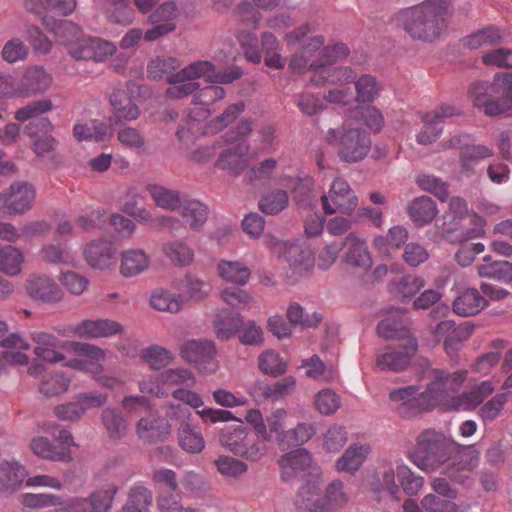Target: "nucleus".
<instances>
[{
    "label": "nucleus",
    "mask_w": 512,
    "mask_h": 512,
    "mask_svg": "<svg viewBox=\"0 0 512 512\" xmlns=\"http://www.w3.org/2000/svg\"><path fill=\"white\" fill-rule=\"evenodd\" d=\"M28 294L34 299L46 303H55L62 299L60 287L44 276H33L26 284Z\"/></svg>",
    "instance_id": "nucleus-19"
},
{
    "label": "nucleus",
    "mask_w": 512,
    "mask_h": 512,
    "mask_svg": "<svg viewBox=\"0 0 512 512\" xmlns=\"http://www.w3.org/2000/svg\"><path fill=\"white\" fill-rule=\"evenodd\" d=\"M26 470L17 462H5L0 465V493L13 492L21 486Z\"/></svg>",
    "instance_id": "nucleus-33"
},
{
    "label": "nucleus",
    "mask_w": 512,
    "mask_h": 512,
    "mask_svg": "<svg viewBox=\"0 0 512 512\" xmlns=\"http://www.w3.org/2000/svg\"><path fill=\"white\" fill-rule=\"evenodd\" d=\"M52 83V77L45 69L34 66L26 69L20 83L19 90L25 95H31L47 90Z\"/></svg>",
    "instance_id": "nucleus-27"
},
{
    "label": "nucleus",
    "mask_w": 512,
    "mask_h": 512,
    "mask_svg": "<svg viewBox=\"0 0 512 512\" xmlns=\"http://www.w3.org/2000/svg\"><path fill=\"white\" fill-rule=\"evenodd\" d=\"M0 346L7 349L0 354L1 371L7 365H27L29 363V357L25 353L13 351V349L27 350L30 348L29 343L19 334L12 333L0 340Z\"/></svg>",
    "instance_id": "nucleus-17"
},
{
    "label": "nucleus",
    "mask_w": 512,
    "mask_h": 512,
    "mask_svg": "<svg viewBox=\"0 0 512 512\" xmlns=\"http://www.w3.org/2000/svg\"><path fill=\"white\" fill-rule=\"evenodd\" d=\"M321 202L326 214H351L358 205V198L346 180L335 178L328 195L321 196Z\"/></svg>",
    "instance_id": "nucleus-9"
},
{
    "label": "nucleus",
    "mask_w": 512,
    "mask_h": 512,
    "mask_svg": "<svg viewBox=\"0 0 512 512\" xmlns=\"http://www.w3.org/2000/svg\"><path fill=\"white\" fill-rule=\"evenodd\" d=\"M170 433L171 424L164 418L149 416L141 418L137 424V434L145 442H162Z\"/></svg>",
    "instance_id": "nucleus-18"
},
{
    "label": "nucleus",
    "mask_w": 512,
    "mask_h": 512,
    "mask_svg": "<svg viewBox=\"0 0 512 512\" xmlns=\"http://www.w3.org/2000/svg\"><path fill=\"white\" fill-rule=\"evenodd\" d=\"M243 317L227 308L218 309L214 314L213 327L218 340L228 341L236 336Z\"/></svg>",
    "instance_id": "nucleus-20"
},
{
    "label": "nucleus",
    "mask_w": 512,
    "mask_h": 512,
    "mask_svg": "<svg viewBox=\"0 0 512 512\" xmlns=\"http://www.w3.org/2000/svg\"><path fill=\"white\" fill-rule=\"evenodd\" d=\"M424 286L422 278L414 275H405L398 280L390 282V292L401 298H410L414 296Z\"/></svg>",
    "instance_id": "nucleus-48"
},
{
    "label": "nucleus",
    "mask_w": 512,
    "mask_h": 512,
    "mask_svg": "<svg viewBox=\"0 0 512 512\" xmlns=\"http://www.w3.org/2000/svg\"><path fill=\"white\" fill-rule=\"evenodd\" d=\"M286 317L291 326L316 327L322 321L321 314L314 312L308 315L305 313L304 308L297 302H293L288 306Z\"/></svg>",
    "instance_id": "nucleus-51"
},
{
    "label": "nucleus",
    "mask_w": 512,
    "mask_h": 512,
    "mask_svg": "<svg viewBox=\"0 0 512 512\" xmlns=\"http://www.w3.org/2000/svg\"><path fill=\"white\" fill-rule=\"evenodd\" d=\"M356 89V101L359 103L372 102L379 94V85L376 78L364 74L354 81Z\"/></svg>",
    "instance_id": "nucleus-57"
},
{
    "label": "nucleus",
    "mask_w": 512,
    "mask_h": 512,
    "mask_svg": "<svg viewBox=\"0 0 512 512\" xmlns=\"http://www.w3.org/2000/svg\"><path fill=\"white\" fill-rule=\"evenodd\" d=\"M149 266V258L143 250L132 249L122 254L120 271L124 277H133Z\"/></svg>",
    "instance_id": "nucleus-40"
},
{
    "label": "nucleus",
    "mask_w": 512,
    "mask_h": 512,
    "mask_svg": "<svg viewBox=\"0 0 512 512\" xmlns=\"http://www.w3.org/2000/svg\"><path fill=\"white\" fill-rule=\"evenodd\" d=\"M215 65L206 60H198L190 63L182 70L175 73L176 81L183 79H191L192 81L205 77V80L212 83V75H214Z\"/></svg>",
    "instance_id": "nucleus-43"
},
{
    "label": "nucleus",
    "mask_w": 512,
    "mask_h": 512,
    "mask_svg": "<svg viewBox=\"0 0 512 512\" xmlns=\"http://www.w3.org/2000/svg\"><path fill=\"white\" fill-rule=\"evenodd\" d=\"M467 371L459 370L447 373L444 370L432 371V380L428 383L426 391L421 393L424 411H430L437 405H450V392L457 389L466 378Z\"/></svg>",
    "instance_id": "nucleus-5"
},
{
    "label": "nucleus",
    "mask_w": 512,
    "mask_h": 512,
    "mask_svg": "<svg viewBox=\"0 0 512 512\" xmlns=\"http://www.w3.org/2000/svg\"><path fill=\"white\" fill-rule=\"evenodd\" d=\"M315 406L323 415H332L340 407L339 396L332 389H323L315 396Z\"/></svg>",
    "instance_id": "nucleus-64"
},
{
    "label": "nucleus",
    "mask_w": 512,
    "mask_h": 512,
    "mask_svg": "<svg viewBox=\"0 0 512 512\" xmlns=\"http://www.w3.org/2000/svg\"><path fill=\"white\" fill-rule=\"evenodd\" d=\"M44 26L54 34L57 41L67 49L83 34L80 26L70 20H56L50 16L43 18Z\"/></svg>",
    "instance_id": "nucleus-21"
},
{
    "label": "nucleus",
    "mask_w": 512,
    "mask_h": 512,
    "mask_svg": "<svg viewBox=\"0 0 512 512\" xmlns=\"http://www.w3.org/2000/svg\"><path fill=\"white\" fill-rule=\"evenodd\" d=\"M386 317L378 323L377 333L385 339H412L408 329V318L401 308L387 307L382 310Z\"/></svg>",
    "instance_id": "nucleus-11"
},
{
    "label": "nucleus",
    "mask_w": 512,
    "mask_h": 512,
    "mask_svg": "<svg viewBox=\"0 0 512 512\" xmlns=\"http://www.w3.org/2000/svg\"><path fill=\"white\" fill-rule=\"evenodd\" d=\"M10 215H21L28 211L35 199L36 193L34 187L27 183H14L9 187Z\"/></svg>",
    "instance_id": "nucleus-28"
},
{
    "label": "nucleus",
    "mask_w": 512,
    "mask_h": 512,
    "mask_svg": "<svg viewBox=\"0 0 512 512\" xmlns=\"http://www.w3.org/2000/svg\"><path fill=\"white\" fill-rule=\"evenodd\" d=\"M70 378L64 373L46 376L39 384V391L47 397L58 396L68 390Z\"/></svg>",
    "instance_id": "nucleus-56"
},
{
    "label": "nucleus",
    "mask_w": 512,
    "mask_h": 512,
    "mask_svg": "<svg viewBox=\"0 0 512 512\" xmlns=\"http://www.w3.org/2000/svg\"><path fill=\"white\" fill-rule=\"evenodd\" d=\"M67 50L76 61L102 62L116 51V46L98 37H85L83 33Z\"/></svg>",
    "instance_id": "nucleus-10"
},
{
    "label": "nucleus",
    "mask_w": 512,
    "mask_h": 512,
    "mask_svg": "<svg viewBox=\"0 0 512 512\" xmlns=\"http://www.w3.org/2000/svg\"><path fill=\"white\" fill-rule=\"evenodd\" d=\"M148 191L156 205L167 210L178 209L183 199H185V197L180 196L179 192L160 185H149Z\"/></svg>",
    "instance_id": "nucleus-47"
},
{
    "label": "nucleus",
    "mask_w": 512,
    "mask_h": 512,
    "mask_svg": "<svg viewBox=\"0 0 512 512\" xmlns=\"http://www.w3.org/2000/svg\"><path fill=\"white\" fill-rule=\"evenodd\" d=\"M85 258L90 266L96 269H106L115 261V250L109 241H94L85 251Z\"/></svg>",
    "instance_id": "nucleus-25"
},
{
    "label": "nucleus",
    "mask_w": 512,
    "mask_h": 512,
    "mask_svg": "<svg viewBox=\"0 0 512 512\" xmlns=\"http://www.w3.org/2000/svg\"><path fill=\"white\" fill-rule=\"evenodd\" d=\"M509 393H498L484 403L478 410V416L484 423L493 422L507 403Z\"/></svg>",
    "instance_id": "nucleus-60"
},
{
    "label": "nucleus",
    "mask_w": 512,
    "mask_h": 512,
    "mask_svg": "<svg viewBox=\"0 0 512 512\" xmlns=\"http://www.w3.org/2000/svg\"><path fill=\"white\" fill-rule=\"evenodd\" d=\"M197 414L204 422L217 423L230 420L237 421L236 425L226 426L220 434V442L234 454L243 447L245 441L249 438L248 429L244 426L241 419L236 418L230 411L223 409L204 408L198 410Z\"/></svg>",
    "instance_id": "nucleus-6"
},
{
    "label": "nucleus",
    "mask_w": 512,
    "mask_h": 512,
    "mask_svg": "<svg viewBox=\"0 0 512 512\" xmlns=\"http://www.w3.org/2000/svg\"><path fill=\"white\" fill-rule=\"evenodd\" d=\"M180 447L188 453H200L205 447V441L200 431L192 423L181 424L177 428Z\"/></svg>",
    "instance_id": "nucleus-39"
},
{
    "label": "nucleus",
    "mask_w": 512,
    "mask_h": 512,
    "mask_svg": "<svg viewBox=\"0 0 512 512\" xmlns=\"http://www.w3.org/2000/svg\"><path fill=\"white\" fill-rule=\"evenodd\" d=\"M326 139L329 145L338 147V157L345 163L362 161L372 146L371 137L366 130L347 124L337 129H329Z\"/></svg>",
    "instance_id": "nucleus-4"
},
{
    "label": "nucleus",
    "mask_w": 512,
    "mask_h": 512,
    "mask_svg": "<svg viewBox=\"0 0 512 512\" xmlns=\"http://www.w3.org/2000/svg\"><path fill=\"white\" fill-rule=\"evenodd\" d=\"M342 245L347 248L345 263L349 267L366 271L372 266V258L368 251V246L356 233H350Z\"/></svg>",
    "instance_id": "nucleus-16"
},
{
    "label": "nucleus",
    "mask_w": 512,
    "mask_h": 512,
    "mask_svg": "<svg viewBox=\"0 0 512 512\" xmlns=\"http://www.w3.org/2000/svg\"><path fill=\"white\" fill-rule=\"evenodd\" d=\"M486 306V299L475 288L466 289L452 304L453 311L462 317L474 316Z\"/></svg>",
    "instance_id": "nucleus-24"
},
{
    "label": "nucleus",
    "mask_w": 512,
    "mask_h": 512,
    "mask_svg": "<svg viewBox=\"0 0 512 512\" xmlns=\"http://www.w3.org/2000/svg\"><path fill=\"white\" fill-rule=\"evenodd\" d=\"M485 263L476 267L477 273L481 278L495 280L502 284L512 282V263L507 260L492 261L491 256L483 258Z\"/></svg>",
    "instance_id": "nucleus-30"
},
{
    "label": "nucleus",
    "mask_w": 512,
    "mask_h": 512,
    "mask_svg": "<svg viewBox=\"0 0 512 512\" xmlns=\"http://www.w3.org/2000/svg\"><path fill=\"white\" fill-rule=\"evenodd\" d=\"M151 305L160 311L178 312L182 306V300L166 290H155L151 296Z\"/></svg>",
    "instance_id": "nucleus-61"
},
{
    "label": "nucleus",
    "mask_w": 512,
    "mask_h": 512,
    "mask_svg": "<svg viewBox=\"0 0 512 512\" xmlns=\"http://www.w3.org/2000/svg\"><path fill=\"white\" fill-rule=\"evenodd\" d=\"M454 452L452 441L433 428L421 431L410 454L412 462L421 470L432 472L440 468Z\"/></svg>",
    "instance_id": "nucleus-3"
},
{
    "label": "nucleus",
    "mask_w": 512,
    "mask_h": 512,
    "mask_svg": "<svg viewBox=\"0 0 512 512\" xmlns=\"http://www.w3.org/2000/svg\"><path fill=\"white\" fill-rule=\"evenodd\" d=\"M283 246V258L291 270V275L288 277L296 280L311 269L313 265L311 252L298 242L285 243Z\"/></svg>",
    "instance_id": "nucleus-15"
},
{
    "label": "nucleus",
    "mask_w": 512,
    "mask_h": 512,
    "mask_svg": "<svg viewBox=\"0 0 512 512\" xmlns=\"http://www.w3.org/2000/svg\"><path fill=\"white\" fill-rule=\"evenodd\" d=\"M399 486L408 496L417 495L423 487L424 478L415 474L407 465H399L396 469Z\"/></svg>",
    "instance_id": "nucleus-52"
},
{
    "label": "nucleus",
    "mask_w": 512,
    "mask_h": 512,
    "mask_svg": "<svg viewBox=\"0 0 512 512\" xmlns=\"http://www.w3.org/2000/svg\"><path fill=\"white\" fill-rule=\"evenodd\" d=\"M180 67V62L174 57H156L148 63V77L152 80L159 81L172 76L174 71Z\"/></svg>",
    "instance_id": "nucleus-46"
},
{
    "label": "nucleus",
    "mask_w": 512,
    "mask_h": 512,
    "mask_svg": "<svg viewBox=\"0 0 512 512\" xmlns=\"http://www.w3.org/2000/svg\"><path fill=\"white\" fill-rule=\"evenodd\" d=\"M236 335L244 345L260 346L264 341L263 330L255 321H248L247 323L242 321Z\"/></svg>",
    "instance_id": "nucleus-63"
},
{
    "label": "nucleus",
    "mask_w": 512,
    "mask_h": 512,
    "mask_svg": "<svg viewBox=\"0 0 512 512\" xmlns=\"http://www.w3.org/2000/svg\"><path fill=\"white\" fill-rule=\"evenodd\" d=\"M288 203V193L278 189L264 196L259 202V208L265 214L276 215L285 209Z\"/></svg>",
    "instance_id": "nucleus-58"
},
{
    "label": "nucleus",
    "mask_w": 512,
    "mask_h": 512,
    "mask_svg": "<svg viewBox=\"0 0 512 512\" xmlns=\"http://www.w3.org/2000/svg\"><path fill=\"white\" fill-rule=\"evenodd\" d=\"M493 155V151L480 144L464 145L460 148L459 162L461 171L466 175L475 174L479 163Z\"/></svg>",
    "instance_id": "nucleus-29"
},
{
    "label": "nucleus",
    "mask_w": 512,
    "mask_h": 512,
    "mask_svg": "<svg viewBox=\"0 0 512 512\" xmlns=\"http://www.w3.org/2000/svg\"><path fill=\"white\" fill-rule=\"evenodd\" d=\"M53 108V103L49 99L33 101L28 105L20 108L15 113L18 121H32L35 118H42V115Z\"/></svg>",
    "instance_id": "nucleus-62"
},
{
    "label": "nucleus",
    "mask_w": 512,
    "mask_h": 512,
    "mask_svg": "<svg viewBox=\"0 0 512 512\" xmlns=\"http://www.w3.org/2000/svg\"><path fill=\"white\" fill-rule=\"evenodd\" d=\"M321 502V480L316 475H309L296 494L295 507L299 512H325Z\"/></svg>",
    "instance_id": "nucleus-12"
},
{
    "label": "nucleus",
    "mask_w": 512,
    "mask_h": 512,
    "mask_svg": "<svg viewBox=\"0 0 512 512\" xmlns=\"http://www.w3.org/2000/svg\"><path fill=\"white\" fill-rule=\"evenodd\" d=\"M418 348L415 339H408L397 349L386 351L377 357V367L383 371L400 372L407 368Z\"/></svg>",
    "instance_id": "nucleus-13"
},
{
    "label": "nucleus",
    "mask_w": 512,
    "mask_h": 512,
    "mask_svg": "<svg viewBox=\"0 0 512 512\" xmlns=\"http://www.w3.org/2000/svg\"><path fill=\"white\" fill-rule=\"evenodd\" d=\"M180 356L193 363L202 373L212 374L218 369L216 347L212 340H187L180 347Z\"/></svg>",
    "instance_id": "nucleus-7"
},
{
    "label": "nucleus",
    "mask_w": 512,
    "mask_h": 512,
    "mask_svg": "<svg viewBox=\"0 0 512 512\" xmlns=\"http://www.w3.org/2000/svg\"><path fill=\"white\" fill-rule=\"evenodd\" d=\"M448 3L445 0H426L401 10L398 21L414 40L433 42L448 26Z\"/></svg>",
    "instance_id": "nucleus-1"
},
{
    "label": "nucleus",
    "mask_w": 512,
    "mask_h": 512,
    "mask_svg": "<svg viewBox=\"0 0 512 512\" xmlns=\"http://www.w3.org/2000/svg\"><path fill=\"white\" fill-rule=\"evenodd\" d=\"M321 497V505L326 508L325 512H334L348 502V497L343 491V483L340 480H333L329 483Z\"/></svg>",
    "instance_id": "nucleus-44"
},
{
    "label": "nucleus",
    "mask_w": 512,
    "mask_h": 512,
    "mask_svg": "<svg viewBox=\"0 0 512 512\" xmlns=\"http://www.w3.org/2000/svg\"><path fill=\"white\" fill-rule=\"evenodd\" d=\"M101 421L110 439H120L125 435L128 424L119 408H105L101 413Z\"/></svg>",
    "instance_id": "nucleus-36"
},
{
    "label": "nucleus",
    "mask_w": 512,
    "mask_h": 512,
    "mask_svg": "<svg viewBox=\"0 0 512 512\" xmlns=\"http://www.w3.org/2000/svg\"><path fill=\"white\" fill-rule=\"evenodd\" d=\"M468 94L476 107H483L487 116L495 117L512 108V73L496 74L493 82H475Z\"/></svg>",
    "instance_id": "nucleus-2"
},
{
    "label": "nucleus",
    "mask_w": 512,
    "mask_h": 512,
    "mask_svg": "<svg viewBox=\"0 0 512 512\" xmlns=\"http://www.w3.org/2000/svg\"><path fill=\"white\" fill-rule=\"evenodd\" d=\"M119 487L114 483H108L93 491L86 500L91 512H110L114 498Z\"/></svg>",
    "instance_id": "nucleus-37"
},
{
    "label": "nucleus",
    "mask_w": 512,
    "mask_h": 512,
    "mask_svg": "<svg viewBox=\"0 0 512 512\" xmlns=\"http://www.w3.org/2000/svg\"><path fill=\"white\" fill-rule=\"evenodd\" d=\"M164 254L175 266H186L193 260V251L181 242H171L163 246Z\"/></svg>",
    "instance_id": "nucleus-59"
},
{
    "label": "nucleus",
    "mask_w": 512,
    "mask_h": 512,
    "mask_svg": "<svg viewBox=\"0 0 512 512\" xmlns=\"http://www.w3.org/2000/svg\"><path fill=\"white\" fill-rule=\"evenodd\" d=\"M408 212L414 223L423 226L430 223L437 214L435 202L428 196L415 198L408 207Z\"/></svg>",
    "instance_id": "nucleus-38"
},
{
    "label": "nucleus",
    "mask_w": 512,
    "mask_h": 512,
    "mask_svg": "<svg viewBox=\"0 0 512 512\" xmlns=\"http://www.w3.org/2000/svg\"><path fill=\"white\" fill-rule=\"evenodd\" d=\"M312 462L311 454L304 448H297L284 453L278 463L282 468L281 478L288 481L297 471H303L310 467Z\"/></svg>",
    "instance_id": "nucleus-26"
},
{
    "label": "nucleus",
    "mask_w": 512,
    "mask_h": 512,
    "mask_svg": "<svg viewBox=\"0 0 512 512\" xmlns=\"http://www.w3.org/2000/svg\"><path fill=\"white\" fill-rule=\"evenodd\" d=\"M349 54V48L344 43H337L333 46H326L321 50L318 60L310 64V68L321 70L328 69L338 59L346 57Z\"/></svg>",
    "instance_id": "nucleus-55"
},
{
    "label": "nucleus",
    "mask_w": 512,
    "mask_h": 512,
    "mask_svg": "<svg viewBox=\"0 0 512 512\" xmlns=\"http://www.w3.org/2000/svg\"><path fill=\"white\" fill-rule=\"evenodd\" d=\"M258 366L264 374L271 377H278L287 371V363L281 359L279 353L273 350L260 354Z\"/></svg>",
    "instance_id": "nucleus-53"
},
{
    "label": "nucleus",
    "mask_w": 512,
    "mask_h": 512,
    "mask_svg": "<svg viewBox=\"0 0 512 512\" xmlns=\"http://www.w3.org/2000/svg\"><path fill=\"white\" fill-rule=\"evenodd\" d=\"M366 452L363 446L351 445L337 460V470L349 473L357 471L364 462Z\"/></svg>",
    "instance_id": "nucleus-49"
},
{
    "label": "nucleus",
    "mask_w": 512,
    "mask_h": 512,
    "mask_svg": "<svg viewBox=\"0 0 512 512\" xmlns=\"http://www.w3.org/2000/svg\"><path fill=\"white\" fill-rule=\"evenodd\" d=\"M217 268L225 281L238 285H245L251 275L250 269L240 262L221 261Z\"/></svg>",
    "instance_id": "nucleus-45"
},
{
    "label": "nucleus",
    "mask_w": 512,
    "mask_h": 512,
    "mask_svg": "<svg viewBox=\"0 0 512 512\" xmlns=\"http://www.w3.org/2000/svg\"><path fill=\"white\" fill-rule=\"evenodd\" d=\"M0 260V270L8 275L15 276L21 271L24 256L18 248L5 245L2 248Z\"/></svg>",
    "instance_id": "nucleus-54"
},
{
    "label": "nucleus",
    "mask_w": 512,
    "mask_h": 512,
    "mask_svg": "<svg viewBox=\"0 0 512 512\" xmlns=\"http://www.w3.org/2000/svg\"><path fill=\"white\" fill-rule=\"evenodd\" d=\"M178 209L180 215L192 230H199L208 219V207L196 199L185 197Z\"/></svg>",
    "instance_id": "nucleus-32"
},
{
    "label": "nucleus",
    "mask_w": 512,
    "mask_h": 512,
    "mask_svg": "<svg viewBox=\"0 0 512 512\" xmlns=\"http://www.w3.org/2000/svg\"><path fill=\"white\" fill-rule=\"evenodd\" d=\"M500 40L501 35L499 30L490 26L463 38V45L469 49H478L483 46L495 45L499 43Z\"/></svg>",
    "instance_id": "nucleus-50"
},
{
    "label": "nucleus",
    "mask_w": 512,
    "mask_h": 512,
    "mask_svg": "<svg viewBox=\"0 0 512 512\" xmlns=\"http://www.w3.org/2000/svg\"><path fill=\"white\" fill-rule=\"evenodd\" d=\"M110 103L118 120L132 121L139 117L140 110L123 89H115L110 95Z\"/></svg>",
    "instance_id": "nucleus-35"
},
{
    "label": "nucleus",
    "mask_w": 512,
    "mask_h": 512,
    "mask_svg": "<svg viewBox=\"0 0 512 512\" xmlns=\"http://www.w3.org/2000/svg\"><path fill=\"white\" fill-rule=\"evenodd\" d=\"M316 433L313 423L302 422L295 428L286 430L285 435L279 440V448L286 451L292 447H297L308 442Z\"/></svg>",
    "instance_id": "nucleus-34"
},
{
    "label": "nucleus",
    "mask_w": 512,
    "mask_h": 512,
    "mask_svg": "<svg viewBox=\"0 0 512 512\" xmlns=\"http://www.w3.org/2000/svg\"><path fill=\"white\" fill-rule=\"evenodd\" d=\"M296 385L294 377L287 376L273 384L259 383L255 387L258 394L264 399L276 401L279 398L290 394Z\"/></svg>",
    "instance_id": "nucleus-42"
},
{
    "label": "nucleus",
    "mask_w": 512,
    "mask_h": 512,
    "mask_svg": "<svg viewBox=\"0 0 512 512\" xmlns=\"http://www.w3.org/2000/svg\"><path fill=\"white\" fill-rule=\"evenodd\" d=\"M357 74L350 67H328V69H321L315 72L310 78V82L317 86H324L327 84H347L354 82Z\"/></svg>",
    "instance_id": "nucleus-31"
},
{
    "label": "nucleus",
    "mask_w": 512,
    "mask_h": 512,
    "mask_svg": "<svg viewBox=\"0 0 512 512\" xmlns=\"http://www.w3.org/2000/svg\"><path fill=\"white\" fill-rule=\"evenodd\" d=\"M81 338L96 339L121 334L123 326L111 319H86L80 322Z\"/></svg>",
    "instance_id": "nucleus-23"
},
{
    "label": "nucleus",
    "mask_w": 512,
    "mask_h": 512,
    "mask_svg": "<svg viewBox=\"0 0 512 512\" xmlns=\"http://www.w3.org/2000/svg\"><path fill=\"white\" fill-rule=\"evenodd\" d=\"M248 145L246 143H238L233 148H228L220 152L215 166L221 170L228 171L229 173L238 176L247 167V161L244 158L248 152Z\"/></svg>",
    "instance_id": "nucleus-22"
},
{
    "label": "nucleus",
    "mask_w": 512,
    "mask_h": 512,
    "mask_svg": "<svg viewBox=\"0 0 512 512\" xmlns=\"http://www.w3.org/2000/svg\"><path fill=\"white\" fill-rule=\"evenodd\" d=\"M479 463V452L468 448L456 451L450 454L449 459L442 464V474L451 482L459 485H470L472 479L470 472L477 467Z\"/></svg>",
    "instance_id": "nucleus-8"
},
{
    "label": "nucleus",
    "mask_w": 512,
    "mask_h": 512,
    "mask_svg": "<svg viewBox=\"0 0 512 512\" xmlns=\"http://www.w3.org/2000/svg\"><path fill=\"white\" fill-rule=\"evenodd\" d=\"M32 451L48 460L69 462L72 460V456L69 450L62 448L57 449L48 438L36 437L31 442Z\"/></svg>",
    "instance_id": "nucleus-41"
},
{
    "label": "nucleus",
    "mask_w": 512,
    "mask_h": 512,
    "mask_svg": "<svg viewBox=\"0 0 512 512\" xmlns=\"http://www.w3.org/2000/svg\"><path fill=\"white\" fill-rule=\"evenodd\" d=\"M389 398L391 401L399 403L396 412L402 418H411L425 412L421 393H418V387L415 385L392 390L389 393Z\"/></svg>",
    "instance_id": "nucleus-14"
}]
</instances>
